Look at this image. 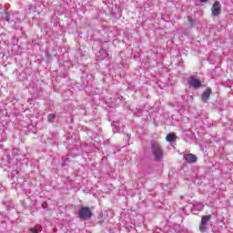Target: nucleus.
<instances>
[{
	"label": "nucleus",
	"instance_id": "11",
	"mask_svg": "<svg viewBox=\"0 0 233 233\" xmlns=\"http://www.w3.org/2000/svg\"><path fill=\"white\" fill-rule=\"evenodd\" d=\"M29 230H30V232H32V233H39V232L37 231V229H35V228H29Z\"/></svg>",
	"mask_w": 233,
	"mask_h": 233
},
{
	"label": "nucleus",
	"instance_id": "12",
	"mask_svg": "<svg viewBox=\"0 0 233 233\" xmlns=\"http://www.w3.org/2000/svg\"><path fill=\"white\" fill-rule=\"evenodd\" d=\"M188 21H189V25H190V26H194V21L192 20V19H190V18H188Z\"/></svg>",
	"mask_w": 233,
	"mask_h": 233
},
{
	"label": "nucleus",
	"instance_id": "4",
	"mask_svg": "<svg viewBox=\"0 0 233 233\" xmlns=\"http://www.w3.org/2000/svg\"><path fill=\"white\" fill-rule=\"evenodd\" d=\"M211 12H212L213 17H216V16L219 15V14H221V4L219 3V1H216L213 4Z\"/></svg>",
	"mask_w": 233,
	"mask_h": 233
},
{
	"label": "nucleus",
	"instance_id": "9",
	"mask_svg": "<svg viewBox=\"0 0 233 233\" xmlns=\"http://www.w3.org/2000/svg\"><path fill=\"white\" fill-rule=\"evenodd\" d=\"M47 120L49 123H54V121L56 120V115L54 114H49L47 116Z\"/></svg>",
	"mask_w": 233,
	"mask_h": 233
},
{
	"label": "nucleus",
	"instance_id": "6",
	"mask_svg": "<svg viewBox=\"0 0 233 233\" xmlns=\"http://www.w3.org/2000/svg\"><path fill=\"white\" fill-rule=\"evenodd\" d=\"M184 159L186 161H187V163H196V161H198V157H196V155L189 153L184 156Z\"/></svg>",
	"mask_w": 233,
	"mask_h": 233
},
{
	"label": "nucleus",
	"instance_id": "2",
	"mask_svg": "<svg viewBox=\"0 0 233 233\" xmlns=\"http://www.w3.org/2000/svg\"><path fill=\"white\" fill-rule=\"evenodd\" d=\"M78 216L84 220L90 219L92 218V210L88 207H82L78 211Z\"/></svg>",
	"mask_w": 233,
	"mask_h": 233
},
{
	"label": "nucleus",
	"instance_id": "5",
	"mask_svg": "<svg viewBox=\"0 0 233 233\" xmlns=\"http://www.w3.org/2000/svg\"><path fill=\"white\" fill-rule=\"evenodd\" d=\"M212 94L211 88H207L202 94V101L203 103H208V99H210V95Z\"/></svg>",
	"mask_w": 233,
	"mask_h": 233
},
{
	"label": "nucleus",
	"instance_id": "13",
	"mask_svg": "<svg viewBox=\"0 0 233 233\" xmlns=\"http://www.w3.org/2000/svg\"><path fill=\"white\" fill-rule=\"evenodd\" d=\"M200 1V3H207V1H208V0H199Z\"/></svg>",
	"mask_w": 233,
	"mask_h": 233
},
{
	"label": "nucleus",
	"instance_id": "7",
	"mask_svg": "<svg viewBox=\"0 0 233 233\" xmlns=\"http://www.w3.org/2000/svg\"><path fill=\"white\" fill-rule=\"evenodd\" d=\"M212 218L211 215H205V216H202L201 218V223L202 225H208V221H210V218Z\"/></svg>",
	"mask_w": 233,
	"mask_h": 233
},
{
	"label": "nucleus",
	"instance_id": "3",
	"mask_svg": "<svg viewBox=\"0 0 233 233\" xmlns=\"http://www.w3.org/2000/svg\"><path fill=\"white\" fill-rule=\"evenodd\" d=\"M187 83L192 88H199L201 86V80L196 78L195 76H190L187 78Z\"/></svg>",
	"mask_w": 233,
	"mask_h": 233
},
{
	"label": "nucleus",
	"instance_id": "8",
	"mask_svg": "<svg viewBox=\"0 0 233 233\" xmlns=\"http://www.w3.org/2000/svg\"><path fill=\"white\" fill-rule=\"evenodd\" d=\"M166 140L168 141V143H172V141H176V134H174V133H169V134L166 137Z\"/></svg>",
	"mask_w": 233,
	"mask_h": 233
},
{
	"label": "nucleus",
	"instance_id": "10",
	"mask_svg": "<svg viewBox=\"0 0 233 233\" xmlns=\"http://www.w3.org/2000/svg\"><path fill=\"white\" fill-rule=\"evenodd\" d=\"M208 228H207L206 225H203L202 223H200V225H199V230H200V232L205 233V232H207Z\"/></svg>",
	"mask_w": 233,
	"mask_h": 233
},
{
	"label": "nucleus",
	"instance_id": "1",
	"mask_svg": "<svg viewBox=\"0 0 233 233\" xmlns=\"http://www.w3.org/2000/svg\"><path fill=\"white\" fill-rule=\"evenodd\" d=\"M151 152L154 156L155 161H163V148H161V145L156 141L151 142Z\"/></svg>",
	"mask_w": 233,
	"mask_h": 233
}]
</instances>
